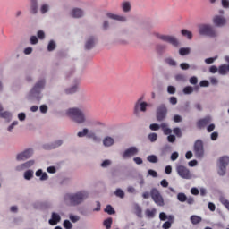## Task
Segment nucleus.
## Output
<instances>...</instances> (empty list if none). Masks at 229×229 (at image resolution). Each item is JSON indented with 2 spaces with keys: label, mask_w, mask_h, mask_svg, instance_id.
<instances>
[{
  "label": "nucleus",
  "mask_w": 229,
  "mask_h": 229,
  "mask_svg": "<svg viewBox=\"0 0 229 229\" xmlns=\"http://www.w3.org/2000/svg\"><path fill=\"white\" fill-rule=\"evenodd\" d=\"M159 219H160L161 221H165V220L167 219V215H165V213H164V212H161V213L159 214Z\"/></svg>",
  "instance_id": "nucleus-60"
},
{
  "label": "nucleus",
  "mask_w": 229,
  "mask_h": 229,
  "mask_svg": "<svg viewBox=\"0 0 229 229\" xmlns=\"http://www.w3.org/2000/svg\"><path fill=\"white\" fill-rule=\"evenodd\" d=\"M213 22L215 26L221 28L226 24V19L223 18V16L216 15L213 18Z\"/></svg>",
  "instance_id": "nucleus-14"
},
{
  "label": "nucleus",
  "mask_w": 229,
  "mask_h": 229,
  "mask_svg": "<svg viewBox=\"0 0 229 229\" xmlns=\"http://www.w3.org/2000/svg\"><path fill=\"white\" fill-rule=\"evenodd\" d=\"M208 124H210V118L208 117L200 119L197 122V127L199 128V130H203V128H205V126H207Z\"/></svg>",
  "instance_id": "nucleus-17"
},
{
  "label": "nucleus",
  "mask_w": 229,
  "mask_h": 229,
  "mask_svg": "<svg viewBox=\"0 0 229 229\" xmlns=\"http://www.w3.org/2000/svg\"><path fill=\"white\" fill-rule=\"evenodd\" d=\"M148 173L149 176H152L153 178H157V176H158V173H157V171H155V170L149 169L148 171Z\"/></svg>",
  "instance_id": "nucleus-48"
},
{
  "label": "nucleus",
  "mask_w": 229,
  "mask_h": 229,
  "mask_svg": "<svg viewBox=\"0 0 229 229\" xmlns=\"http://www.w3.org/2000/svg\"><path fill=\"white\" fill-rule=\"evenodd\" d=\"M190 219L192 225H199V223L202 221L201 216H198L196 215H192Z\"/></svg>",
  "instance_id": "nucleus-25"
},
{
  "label": "nucleus",
  "mask_w": 229,
  "mask_h": 229,
  "mask_svg": "<svg viewBox=\"0 0 229 229\" xmlns=\"http://www.w3.org/2000/svg\"><path fill=\"white\" fill-rule=\"evenodd\" d=\"M61 217L60 215L56 213H52V219L49 220V225H55L60 223Z\"/></svg>",
  "instance_id": "nucleus-19"
},
{
  "label": "nucleus",
  "mask_w": 229,
  "mask_h": 229,
  "mask_svg": "<svg viewBox=\"0 0 229 229\" xmlns=\"http://www.w3.org/2000/svg\"><path fill=\"white\" fill-rule=\"evenodd\" d=\"M156 214H157L156 208L147 209L145 211V216H147V217H148L149 219H153V217H155Z\"/></svg>",
  "instance_id": "nucleus-23"
},
{
  "label": "nucleus",
  "mask_w": 229,
  "mask_h": 229,
  "mask_svg": "<svg viewBox=\"0 0 229 229\" xmlns=\"http://www.w3.org/2000/svg\"><path fill=\"white\" fill-rule=\"evenodd\" d=\"M38 43V38L37 36H32L30 37V44L35 45Z\"/></svg>",
  "instance_id": "nucleus-57"
},
{
  "label": "nucleus",
  "mask_w": 229,
  "mask_h": 229,
  "mask_svg": "<svg viewBox=\"0 0 229 229\" xmlns=\"http://www.w3.org/2000/svg\"><path fill=\"white\" fill-rule=\"evenodd\" d=\"M147 160L151 164H157V162H158V157L155 155H150L147 157Z\"/></svg>",
  "instance_id": "nucleus-32"
},
{
  "label": "nucleus",
  "mask_w": 229,
  "mask_h": 229,
  "mask_svg": "<svg viewBox=\"0 0 229 229\" xmlns=\"http://www.w3.org/2000/svg\"><path fill=\"white\" fill-rule=\"evenodd\" d=\"M112 223H113V219H112V217H109V218L104 220V226H106V229H111Z\"/></svg>",
  "instance_id": "nucleus-31"
},
{
  "label": "nucleus",
  "mask_w": 229,
  "mask_h": 229,
  "mask_svg": "<svg viewBox=\"0 0 229 229\" xmlns=\"http://www.w3.org/2000/svg\"><path fill=\"white\" fill-rule=\"evenodd\" d=\"M156 118L158 123H162L167 119V106H165V104H161L157 106Z\"/></svg>",
  "instance_id": "nucleus-5"
},
{
  "label": "nucleus",
  "mask_w": 229,
  "mask_h": 229,
  "mask_svg": "<svg viewBox=\"0 0 229 229\" xmlns=\"http://www.w3.org/2000/svg\"><path fill=\"white\" fill-rule=\"evenodd\" d=\"M142 98H140L134 106V115H139L140 112H146L148 108V104L146 102H142Z\"/></svg>",
  "instance_id": "nucleus-10"
},
{
  "label": "nucleus",
  "mask_w": 229,
  "mask_h": 229,
  "mask_svg": "<svg viewBox=\"0 0 229 229\" xmlns=\"http://www.w3.org/2000/svg\"><path fill=\"white\" fill-rule=\"evenodd\" d=\"M89 133V129H83V131H80L77 133L78 137H85Z\"/></svg>",
  "instance_id": "nucleus-50"
},
{
  "label": "nucleus",
  "mask_w": 229,
  "mask_h": 229,
  "mask_svg": "<svg viewBox=\"0 0 229 229\" xmlns=\"http://www.w3.org/2000/svg\"><path fill=\"white\" fill-rule=\"evenodd\" d=\"M46 34L44 33V31L42 30H38V38H40V40H43V38H45Z\"/></svg>",
  "instance_id": "nucleus-58"
},
{
  "label": "nucleus",
  "mask_w": 229,
  "mask_h": 229,
  "mask_svg": "<svg viewBox=\"0 0 229 229\" xmlns=\"http://www.w3.org/2000/svg\"><path fill=\"white\" fill-rule=\"evenodd\" d=\"M229 164V157L224 156L220 157L219 163H218V174L220 176H225L226 174V167Z\"/></svg>",
  "instance_id": "nucleus-8"
},
{
  "label": "nucleus",
  "mask_w": 229,
  "mask_h": 229,
  "mask_svg": "<svg viewBox=\"0 0 229 229\" xmlns=\"http://www.w3.org/2000/svg\"><path fill=\"white\" fill-rule=\"evenodd\" d=\"M160 125H158V123H152L149 125V129L152 131H158V130H160Z\"/></svg>",
  "instance_id": "nucleus-42"
},
{
  "label": "nucleus",
  "mask_w": 229,
  "mask_h": 229,
  "mask_svg": "<svg viewBox=\"0 0 229 229\" xmlns=\"http://www.w3.org/2000/svg\"><path fill=\"white\" fill-rule=\"evenodd\" d=\"M173 131L177 137H182V131L180 128L176 127L173 130Z\"/></svg>",
  "instance_id": "nucleus-51"
},
{
  "label": "nucleus",
  "mask_w": 229,
  "mask_h": 229,
  "mask_svg": "<svg viewBox=\"0 0 229 229\" xmlns=\"http://www.w3.org/2000/svg\"><path fill=\"white\" fill-rule=\"evenodd\" d=\"M55 48H56V43H55V41L51 40V41L48 43L47 50H48V51H55Z\"/></svg>",
  "instance_id": "nucleus-39"
},
{
  "label": "nucleus",
  "mask_w": 229,
  "mask_h": 229,
  "mask_svg": "<svg viewBox=\"0 0 229 229\" xmlns=\"http://www.w3.org/2000/svg\"><path fill=\"white\" fill-rule=\"evenodd\" d=\"M183 92L184 94H192V92H194V88H192V86H186L183 89Z\"/></svg>",
  "instance_id": "nucleus-41"
},
{
  "label": "nucleus",
  "mask_w": 229,
  "mask_h": 229,
  "mask_svg": "<svg viewBox=\"0 0 229 229\" xmlns=\"http://www.w3.org/2000/svg\"><path fill=\"white\" fill-rule=\"evenodd\" d=\"M222 6L224 8H229V1L228 0H222Z\"/></svg>",
  "instance_id": "nucleus-64"
},
{
  "label": "nucleus",
  "mask_w": 229,
  "mask_h": 229,
  "mask_svg": "<svg viewBox=\"0 0 229 229\" xmlns=\"http://www.w3.org/2000/svg\"><path fill=\"white\" fill-rule=\"evenodd\" d=\"M135 210L136 216H138V217H142V208L138 206Z\"/></svg>",
  "instance_id": "nucleus-46"
},
{
  "label": "nucleus",
  "mask_w": 229,
  "mask_h": 229,
  "mask_svg": "<svg viewBox=\"0 0 229 229\" xmlns=\"http://www.w3.org/2000/svg\"><path fill=\"white\" fill-rule=\"evenodd\" d=\"M180 67L181 69H182V71H187V69H189L191 66L187 63H182L180 64Z\"/></svg>",
  "instance_id": "nucleus-54"
},
{
  "label": "nucleus",
  "mask_w": 229,
  "mask_h": 229,
  "mask_svg": "<svg viewBox=\"0 0 229 229\" xmlns=\"http://www.w3.org/2000/svg\"><path fill=\"white\" fill-rule=\"evenodd\" d=\"M0 117L2 119H5L6 121H12V113L8 111H4L0 113Z\"/></svg>",
  "instance_id": "nucleus-26"
},
{
  "label": "nucleus",
  "mask_w": 229,
  "mask_h": 229,
  "mask_svg": "<svg viewBox=\"0 0 229 229\" xmlns=\"http://www.w3.org/2000/svg\"><path fill=\"white\" fill-rule=\"evenodd\" d=\"M115 196L118 198H124V191H123L121 189H117L115 191Z\"/></svg>",
  "instance_id": "nucleus-44"
},
{
  "label": "nucleus",
  "mask_w": 229,
  "mask_h": 229,
  "mask_svg": "<svg viewBox=\"0 0 229 229\" xmlns=\"http://www.w3.org/2000/svg\"><path fill=\"white\" fill-rule=\"evenodd\" d=\"M36 176L40 177L41 181L47 180L48 176L47 173L42 172L41 169L36 172Z\"/></svg>",
  "instance_id": "nucleus-27"
},
{
  "label": "nucleus",
  "mask_w": 229,
  "mask_h": 229,
  "mask_svg": "<svg viewBox=\"0 0 229 229\" xmlns=\"http://www.w3.org/2000/svg\"><path fill=\"white\" fill-rule=\"evenodd\" d=\"M114 143H115V140L112 137H106L103 140V144L106 148H110V146H114Z\"/></svg>",
  "instance_id": "nucleus-21"
},
{
  "label": "nucleus",
  "mask_w": 229,
  "mask_h": 229,
  "mask_svg": "<svg viewBox=\"0 0 229 229\" xmlns=\"http://www.w3.org/2000/svg\"><path fill=\"white\" fill-rule=\"evenodd\" d=\"M154 35L159 40H162L163 42H167L168 44H171L172 46H174V47H178L180 44L178 42V39L174 36L164 35L158 32H155Z\"/></svg>",
  "instance_id": "nucleus-3"
},
{
  "label": "nucleus",
  "mask_w": 229,
  "mask_h": 229,
  "mask_svg": "<svg viewBox=\"0 0 229 229\" xmlns=\"http://www.w3.org/2000/svg\"><path fill=\"white\" fill-rule=\"evenodd\" d=\"M157 139H158V134L155 132L148 134V140L150 142H157Z\"/></svg>",
  "instance_id": "nucleus-34"
},
{
  "label": "nucleus",
  "mask_w": 229,
  "mask_h": 229,
  "mask_svg": "<svg viewBox=\"0 0 229 229\" xmlns=\"http://www.w3.org/2000/svg\"><path fill=\"white\" fill-rule=\"evenodd\" d=\"M89 198V191H81L75 193H68L64 196L65 201H67L72 207H78L81 205L85 199Z\"/></svg>",
  "instance_id": "nucleus-1"
},
{
  "label": "nucleus",
  "mask_w": 229,
  "mask_h": 229,
  "mask_svg": "<svg viewBox=\"0 0 229 229\" xmlns=\"http://www.w3.org/2000/svg\"><path fill=\"white\" fill-rule=\"evenodd\" d=\"M167 92L168 94H174V92H176V88L174 86H168Z\"/></svg>",
  "instance_id": "nucleus-53"
},
{
  "label": "nucleus",
  "mask_w": 229,
  "mask_h": 229,
  "mask_svg": "<svg viewBox=\"0 0 229 229\" xmlns=\"http://www.w3.org/2000/svg\"><path fill=\"white\" fill-rule=\"evenodd\" d=\"M110 164H112V162H110V160L106 159V160H105V161L101 164V167H108V165H110Z\"/></svg>",
  "instance_id": "nucleus-61"
},
{
  "label": "nucleus",
  "mask_w": 229,
  "mask_h": 229,
  "mask_svg": "<svg viewBox=\"0 0 229 229\" xmlns=\"http://www.w3.org/2000/svg\"><path fill=\"white\" fill-rule=\"evenodd\" d=\"M199 33L206 37H217V32L210 25H200L199 27Z\"/></svg>",
  "instance_id": "nucleus-6"
},
{
  "label": "nucleus",
  "mask_w": 229,
  "mask_h": 229,
  "mask_svg": "<svg viewBox=\"0 0 229 229\" xmlns=\"http://www.w3.org/2000/svg\"><path fill=\"white\" fill-rule=\"evenodd\" d=\"M64 226L66 229H71V228H72V224L69 220H64Z\"/></svg>",
  "instance_id": "nucleus-45"
},
{
  "label": "nucleus",
  "mask_w": 229,
  "mask_h": 229,
  "mask_svg": "<svg viewBox=\"0 0 229 229\" xmlns=\"http://www.w3.org/2000/svg\"><path fill=\"white\" fill-rule=\"evenodd\" d=\"M193 153L196 158L201 159L205 157V147L203 146V140H197L193 145Z\"/></svg>",
  "instance_id": "nucleus-4"
},
{
  "label": "nucleus",
  "mask_w": 229,
  "mask_h": 229,
  "mask_svg": "<svg viewBox=\"0 0 229 229\" xmlns=\"http://www.w3.org/2000/svg\"><path fill=\"white\" fill-rule=\"evenodd\" d=\"M200 87H208V85H210V83L208 82V81H201L199 82Z\"/></svg>",
  "instance_id": "nucleus-62"
},
{
  "label": "nucleus",
  "mask_w": 229,
  "mask_h": 229,
  "mask_svg": "<svg viewBox=\"0 0 229 229\" xmlns=\"http://www.w3.org/2000/svg\"><path fill=\"white\" fill-rule=\"evenodd\" d=\"M160 128L163 131L165 135H171V133H173V130L169 129L167 127V123H162L160 124Z\"/></svg>",
  "instance_id": "nucleus-22"
},
{
  "label": "nucleus",
  "mask_w": 229,
  "mask_h": 229,
  "mask_svg": "<svg viewBox=\"0 0 229 229\" xmlns=\"http://www.w3.org/2000/svg\"><path fill=\"white\" fill-rule=\"evenodd\" d=\"M177 199L181 203H185V201H187V195H185V193H182V192L178 193L177 194Z\"/></svg>",
  "instance_id": "nucleus-30"
},
{
  "label": "nucleus",
  "mask_w": 229,
  "mask_h": 229,
  "mask_svg": "<svg viewBox=\"0 0 229 229\" xmlns=\"http://www.w3.org/2000/svg\"><path fill=\"white\" fill-rule=\"evenodd\" d=\"M167 140H168V142H175L176 141V136L175 135H169L168 137H167Z\"/></svg>",
  "instance_id": "nucleus-59"
},
{
  "label": "nucleus",
  "mask_w": 229,
  "mask_h": 229,
  "mask_svg": "<svg viewBox=\"0 0 229 229\" xmlns=\"http://www.w3.org/2000/svg\"><path fill=\"white\" fill-rule=\"evenodd\" d=\"M24 178L25 180H31L33 178V172L32 170H28L24 173Z\"/></svg>",
  "instance_id": "nucleus-35"
},
{
  "label": "nucleus",
  "mask_w": 229,
  "mask_h": 229,
  "mask_svg": "<svg viewBox=\"0 0 229 229\" xmlns=\"http://www.w3.org/2000/svg\"><path fill=\"white\" fill-rule=\"evenodd\" d=\"M175 80H176V81H182V82L187 81L185 75H183L182 73L175 75Z\"/></svg>",
  "instance_id": "nucleus-36"
},
{
  "label": "nucleus",
  "mask_w": 229,
  "mask_h": 229,
  "mask_svg": "<svg viewBox=\"0 0 229 229\" xmlns=\"http://www.w3.org/2000/svg\"><path fill=\"white\" fill-rule=\"evenodd\" d=\"M31 8L30 12L31 13L35 14L37 12H38V6L37 5V0H31Z\"/></svg>",
  "instance_id": "nucleus-28"
},
{
  "label": "nucleus",
  "mask_w": 229,
  "mask_h": 229,
  "mask_svg": "<svg viewBox=\"0 0 229 229\" xmlns=\"http://www.w3.org/2000/svg\"><path fill=\"white\" fill-rule=\"evenodd\" d=\"M191 53V49L189 48H180L179 50V55H181V56H185V55H189Z\"/></svg>",
  "instance_id": "nucleus-38"
},
{
  "label": "nucleus",
  "mask_w": 229,
  "mask_h": 229,
  "mask_svg": "<svg viewBox=\"0 0 229 229\" xmlns=\"http://www.w3.org/2000/svg\"><path fill=\"white\" fill-rule=\"evenodd\" d=\"M150 196L153 199V201L157 205V207H164V197H162V194H160V191L157 188H153L150 191Z\"/></svg>",
  "instance_id": "nucleus-7"
},
{
  "label": "nucleus",
  "mask_w": 229,
  "mask_h": 229,
  "mask_svg": "<svg viewBox=\"0 0 229 229\" xmlns=\"http://www.w3.org/2000/svg\"><path fill=\"white\" fill-rule=\"evenodd\" d=\"M122 10H123V12L127 13L128 12H130L131 10V4H130V2L122 3Z\"/></svg>",
  "instance_id": "nucleus-24"
},
{
  "label": "nucleus",
  "mask_w": 229,
  "mask_h": 229,
  "mask_svg": "<svg viewBox=\"0 0 229 229\" xmlns=\"http://www.w3.org/2000/svg\"><path fill=\"white\" fill-rule=\"evenodd\" d=\"M171 222H165L164 224H163V228L164 229H169V228H171Z\"/></svg>",
  "instance_id": "nucleus-63"
},
{
  "label": "nucleus",
  "mask_w": 229,
  "mask_h": 229,
  "mask_svg": "<svg viewBox=\"0 0 229 229\" xmlns=\"http://www.w3.org/2000/svg\"><path fill=\"white\" fill-rule=\"evenodd\" d=\"M40 12L41 13H47V12H49V4H42L40 7Z\"/></svg>",
  "instance_id": "nucleus-37"
},
{
  "label": "nucleus",
  "mask_w": 229,
  "mask_h": 229,
  "mask_svg": "<svg viewBox=\"0 0 229 229\" xmlns=\"http://www.w3.org/2000/svg\"><path fill=\"white\" fill-rule=\"evenodd\" d=\"M78 91V85H75L65 90L66 94H74V92Z\"/></svg>",
  "instance_id": "nucleus-40"
},
{
  "label": "nucleus",
  "mask_w": 229,
  "mask_h": 229,
  "mask_svg": "<svg viewBox=\"0 0 229 229\" xmlns=\"http://www.w3.org/2000/svg\"><path fill=\"white\" fill-rule=\"evenodd\" d=\"M46 85V81L41 80L32 88L31 94H40V90L44 89Z\"/></svg>",
  "instance_id": "nucleus-13"
},
{
  "label": "nucleus",
  "mask_w": 229,
  "mask_h": 229,
  "mask_svg": "<svg viewBox=\"0 0 229 229\" xmlns=\"http://www.w3.org/2000/svg\"><path fill=\"white\" fill-rule=\"evenodd\" d=\"M186 203L188 205H194V203H195L194 198L193 197L186 198Z\"/></svg>",
  "instance_id": "nucleus-52"
},
{
  "label": "nucleus",
  "mask_w": 229,
  "mask_h": 229,
  "mask_svg": "<svg viewBox=\"0 0 229 229\" xmlns=\"http://www.w3.org/2000/svg\"><path fill=\"white\" fill-rule=\"evenodd\" d=\"M106 17H108V19H113L114 21H119L120 22H126V17L125 16L114 14L112 13H107Z\"/></svg>",
  "instance_id": "nucleus-15"
},
{
  "label": "nucleus",
  "mask_w": 229,
  "mask_h": 229,
  "mask_svg": "<svg viewBox=\"0 0 229 229\" xmlns=\"http://www.w3.org/2000/svg\"><path fill=\"white\" fill-rule=\"evenodd\" d=\"M61 144H63V141H62V140H59L55 141L54 144H51V145H49V144L44 145L43 148H44V149H55V148H59V146H60Z\"/></svg>",
  "instance_id": "nucleus-20"
},
{
  "label": "nucleus",
  "mask_w": 229,
  "mask_h": 229,
  "mask_svg": "<svg viewBox=\"0 0 229 229\" xmlns=\"http://www.w3.org/2000/svg\"><path fill=\"white\" fill-rule=\"evenodd\" d=\"M33 155V149L28 148L17 155V160H28Z\"/></svg>",
  "instance_id": "nucleus-12"
},
{
  "label": "nucleus",
  "mask_w": 229,
  "mask_h": 229,
  "mask_svg": "<svg viewBox=\"0 0 229 229\" xmlns=\"http://www.w3.org/2000/svg\"><path fill=\"white\" fill-rule=\"evenodd\" d=\"M166 64H168V65H171L172 67H176V61H174L172 58H166L165 59Z\"/></svg>",
  "instance_id": "nucleus-43"
},
{
  "label": "nucleus",
  "mask_w": 229,
  "mask_h": 229,
  "mask_svg": "<svg viewBox=\"0 0 229 229\" xmlns=\"http://www.w3.org/2000/svg\"><path fill=\"white\" fill-rule=\"evenodd\" d=\"M40 113L41 114H47V106L42 105L39 107Z\"/></svg>",
  "instance_id": "nucleus-55"
},
{
  "label": "nucleus",
  "mask_w": 229,
  "mask_h": 229,
  "mask_svg": "<svg viewBox=\"0 0 229 229\" xmlns=\"http://www.w3.org/2000/svg\"><path fill=\"white\" fill-rule=\"evenodd\" d=\"M221 203L229 210V201L226 199H221Z\"/></svg>",
  "instance_id": "nucleus-56"
},
{
  "label": "nucleus",
  "mask_w": 229,
  "mask_h": 229,
  "mask_svg": "<svg viewBox=\"0 0 229 229\" xmlns=\"http://www.w3.org/2000/svg\"><path fill=\"white\" fill-rule=\"evenodd\" d=\"M94 46H96V38H94V36H90L86 40L85 49L90 50Z\"/></svg>",
  "instance_id": "nucleus-16"
},
{
  "label": "nucleus",
  "mask_w": 229,
  "mask_h": 229,
  "mask_svg": "<svg viewBox=\"0 0 229 229\" xmlns=\"http://www.w3.org/2000/svg\"><path fill=\"white\" fill-rule=\"evenodd\" d=\"M66 115L72 119L77 124H83L87 118L85 117V114L83 111L78 107H72L66 111Z\"/></svg>",
  "instance_id": "nucleus-2"
},
{
  "label": "nucleus",
  "mask_w": 229,
  "mask_h": 229,
  "mask_svg": "<svg viewBox=\"0 0 229 229\" xmlns=\"http://www.w3.org/2000/svg\"><path fill=\"white\" fill-rule=\"evenodd\" d=\"M71 15L75 19H80V17H83V10L80 8H74L72 10Z\"/></svg>",
  "instance_id": "nucleus-18"
},
{
  "label": "nucleus",
  "mask_w": 229,
  "mask_h": 229,
  "mask_svg": "<svg viewBox=\"0 0 229 229\" xmlns=\"http://www.w3.org/2000/svg\"><path fill=\"white\" fill-rule=\"evenodd\" d=\"M33 164H35V161L33 160H30V161H28L26 163H24L23 165H21V167H31V165H33Z\"/></svg>",
  "instance_id": "nucleus-47"
},
{
  "label": "nucleus",
  "mask_w": 229,
  "mask_h": 229,
  "mask_svg": "<svg viewBox=\"0 0 229 229\" xmlns=\"http://www.w3.org/2000/svg\"><path fill=\"white\" fill-rule=\"evenodd\" d=\"M105 212H106V214H109V216H112V214H115V209H114L111 205H107L105 208Z\"/></svg>",
  "instance_id": "nucleus-33"
},
{
  "label": "nucleus",
  "mask_w": 229,
  "mask_h": 229,
  "mask_svg": "<svg viewBox=\"0 0 229 229\" xmlns=\"http://www.w3.org/2000/svg\"><path fill=\"white\" fill-rule=\"evenodd\" d=\"M181 33L182 37H187L189 40H192V32L184 29L181 30Z\"/></svg>",
  "instance_id": "nucleus-29"
},
{
  "label": "nucleus",
  "mask_w": 229,
  "mask_h": 229,
  "mask_svg": "<svg viewBox=\"0 0 229 229\" xmlns=\"http://www.w3.org/2000/svg\"><path fill=\"white\" fill-rule=\"evenodd\" d=\"M138 153L139 148H137V147H131L123 152V158H130V157H135V155H138Z\"/></svg>",
  "instance_id": "nucleus-11"
},
{
  "label": "nucleus",
  "mask_w": 229,
  "mask_h": 229,
  "mask_svg": "<svg viewBox=\"0 0 229 229\" xmlns=\"http://www.w3.org/2000/svg\"><path fill=\"white\" fill-rule=\"evenodd\" d=\"M190 83L191 85H197L198 84V77H196V76L191 77Z\"/></svg>",
  "instance_id": "nucleus-49"
},
{
  "label": "nucleus",
  "mask_w": 229,
  "mask_h": 229,
  "mask_svg": "<svg viewBox=\"0 0 229 229\" xmlns=\"http://www.w3.org/2000/svg\"><path fill=\"white\" fill-rule=\"evenodd\" d=\"M176 172L181 178L183 180H191L192 175L191 174V171L189 168L185 167L184 165H179L176 166Z\"/></svg>",
  "instance_id": "nucleus-9"
}]
</instances>
